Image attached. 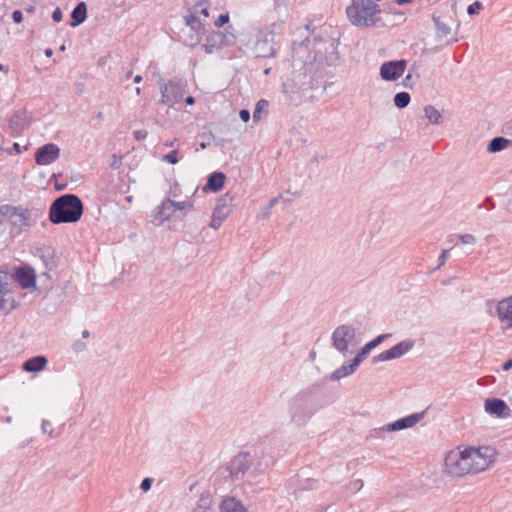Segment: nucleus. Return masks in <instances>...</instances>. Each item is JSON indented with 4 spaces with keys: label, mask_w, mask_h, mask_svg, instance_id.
Listing matches in <instances>:
<instances>
[{
    "label": "nucleus",
    "mask_w": 512,
    "mask_h": 512,
    "mask_svg": "<svg viewBox=\"0 0 512 512\" xmlns=\"http://www.w3.org/2000/svg\"><path fill=\"white\" fill-rule=\"evenodd\" d=\"M494 454L495 451L491 447L453 449L445 456L444 470L452 477L476 474L490 466Z\"/></svg>",
    "instance_id": "nucleus-1"
},
{
    "label": "nucleus",
    "mask_w": 512,
    "mask_h": 512,
    "mask_svg": "<svg viewBox=\"0 0 512 512\" xmlns=\"http://www.w3.org/2000/svg\"><path fill=\"white\" fill-rule=\"evenodd\" d=\"M83 214V203L74 194H64L58 197L50 206L49 220L53 224L75 223Z\"/></svg>",
    "instance_id": "nucleus-2"
},
{
    "label": "nucleus",
    "mask_w": 512,
    "mask_h": 512,
    "mask_svg": "<svg viewBox=\"0 0 512 512\" xmlns=\"http://www.w3.org/2000/svg\"><path fill=\"white\" fill-rule=\"evenodd\" d=\"M314 384L300 390L291 400L289 413L291 421L298 426L305 425L318 409Z\"/></svg>",
    "instance_id": "nucleus-3"
},
{
    "label": "nucleus",
    "mask_w": 512,
    "mask_h": 512,
    "mask_svg": "<svg viewBox=\"0 0 512 512\" xmlns=\"http://www.w3.org/2000/svg\"><path fill=\"white\" fill-rule=\"evenodd\" d=\"M381 10L373 0H353L346 8L348 19L353 25L369 27L380 20Z\"/></svg>",
    "instance_id": "nucleus-4"
},
{
    "label": "nucleus",
    "mask_w": 512,
    "mask_h": 512,
    "mask_svg": "<svg viewBox=\"0 0 512 512\" xmlns=\"http://www.w3.org/2000/svg\"><path fill=\"white\" fill-rule=\"evenodd\" d=\"M355 337L356 329L352 325H340L332 333V346L339 352L345 354L348 352L349 345L353 343Z\"/></svg>",
    "instance_id": "nucleus-5"
},
{
    "label": "nucleus",
    "mask_w": 512,
    "mask_h": 512,
    "mask_svg": "<svg viewBox=\"0 0 512 512\" xmlns=\"http://www.w3.org/2000/svg\"><path fill=\"white\" fill-rule=\"evenodd\" d=\"M423 414V412L414 413L409 416L400 418L393 423H389L382 426L381 428L374 429L373 432L371 433V436L375 438H382V434L384 432H394L411 428L415 426L423 418Z\"/></svg>",
    "instance_id": "nucleus-6"
},
{
    "label": "nucleus",
    "mask_w": 512,
    "mask_h": 512,
    "mask_svg": "<svg viewBox=\"0 0 512 512\" xmlns=\"http://www.w3.org/2000/svg\"><path fill=\"white\" fill-rule=\"evenodd\" d=\"M161 90V102L168 106H173L175 103L180 102L184 96V90L182 86L174 81L165 83L164 81L159 82Z\"/></svg>",
    "instance_id": "nucleus-7"
},
{
    "label": "nucleus",
    "mask_w": 512,
    "mask_h": 512,
    "mask_svg": "<svg viewBox=\"0 0 512 512\" xmlns=\"http://www.w3.org/2000/svg\"><path fill=\"white\" fill-rule=\"evenodd\" d=\"M311 77L303 70L294 71L284 83L285 93H299L310 87Z\"/></svg>",
    "instance_id": "nucleus-8"
},
{
    "label": "nucleus",
    "mask_w": 512,
    "mask_h": 512,
    "mask_svg": "<svg viewBox=\"0 0 512 512\" xmlns=\"http://www.w3.org/2000/svg\"><path fill=\"white\" fill-rule=\"evenodd\" d=\"M407 66L406 60L384 62L380 67V76L385 81H395L400 78Z\"/></svg>",
    "instance_id": "nucleus-9"
},
{
    "label": "nucleus",
    "mask_w": 512,
    "mask_h": 512,
    "mask_svg": "<svg viewBox=\"0 0 512 512\" xmlns=\"http://www.w3.org/2000/svg\"><path fill=\"white\" fill-rule=\"evenodd\" d=\"M252 464V456L248 452L239 453L230 462L227 467L230 475L239 479L245 474Z\"/></svg>",
    "instance_id": "nucleus-10"
},
{
    "label": "nucleus",
    "mask_w": 512,
    "mask_h": 512,
    "mask_svg": "<svg viewBox=\"0 0 512 512\" xmlns=\"http://www.w3.org/2000/svg\"><path fill=\"white\" fill-rule=\"evenodd\" d=\"M413 347V340H403L390 349L381 352L377 357L374 358V361H390L400 358L408 353Z\"/></svg>",
    "instance_id": "nucleus-11"
},
{
    "label": "nucleus",
    "mask_w": 512,
    "mask_h": 512,
    "mask_svg": "<svg viewBox=\"0 0 512 512\" xmlns=\"http://www.w3.org/2000/svg\"><path fill=\"white\" fill-rule=\"evenodd\" d=\"M60 157V148L53 143H48L35 152V162L38 165H49Z\"/></svg>",
    "instance_id": "nucleus-12"
},
{
    "label": "nucleus",
    "mask_w": 512,
    "mask_h": 512,
    "mask_svg": "<svg viewBox=\"0 0 512 512\" xmlns=\"http://www.w3.org/2000/svg\"><path fill=\"white\" fill-rule=\"evenodd\" d=\"M14 277L19 286L23 289L36 288V273L30 266L15 267Z\"/></svg>",
    "instance_id": "nucleus-13"
},
{
    "label": "nucleus",
    "mask_w": 512,
    "mask_h": 512,
    "mask_svg": "<svg viewBox=\"0 0 512 512\" xmlns=\"http://www.w3.org/2000/svg\"><path fill=\"white\" fill-rule=\"evenodd\" d=\"M274 43L275 42L272 40V37H267L261 32L253 48L255 55L263 58L275 57L276 50L274 48Z\"/></svg>",
    "instance_id": "nucleus-14"
},
{
    "label": "nucleus",
    "mask_w": 512,
    "mask_h": 512,
    "mask_svg": "<svg viewBox=\"0 0 512 512\" xmlns=\"http://www.w3.org/2000/svg\"><path fill=\"white\" fill-rule=\"evenodd\" d=\"M485 411L499 418H506L510 415V407L499 398H488L484 404Z\"/></svg>",
    "instance_id": "nucleus-15"
},
{
    "label": "nucleus",
    "mask_w": 512,
    "mask_h": 512,
    "mask_svg": "<svg viewBox=\"0 0 512 512\" xmlns=\"http://www.w3.org/2000/svg\"><path fill=\"white\" fill-rule=\"evenodd\" d=\"M496 311L500 322L512 328V295L499 301Z\"/></svg>",
    "instance_id": "nucleus-16"
},
{
    "label": "nucleus",
    "mask_w": 512,
    "mask_h": 512,
    "mask_svg": "<svg viewBox=\"0 0 512 512\" xmlns=\"http://www.w3.org/2000/svg\"><path fill=\"white\" fill-rule=\"evenodd\" d=\"M360 365V362L358 361V359L354 358L351 363L349 364H344L342 365L341 367H339L338 369H336L331 375H330V380L332 381H338L346 376H349L351 374H353L356 369L358 368V366Z\"/></svg>",
    "instance_id": "nucleus-17"
},
{
    "label": "nucleus",
    "mask_w": 512,
    "mask_h": 512,
    "mask_svg": "<svg viewBox=\"0 0 512 512\" xmlns=\"http://www.w3.org/2000/svg\"><path fill=\"white\" fill-rule=\"evenodd\" d=\"M47 363H48V360L45 356L38 355V356H34V357H31L28 360H26L23 363L22 368L26 372H39L45 368Z\"/></svg>",
    "instance_id": "nucleus-18"
},
{
    "label": "nucleus",
    "mask_w": 512,
    "mask_h": 512,
    "mask_svg": "<svg viewBox=\"0 0 512 512\" xmlns=\"http://www.w3.org/2000/svg\"><path fill=\"white\" fill-rule=\"evenodd\" d=\"M390 336L391 334L389 333L377 336L372 341L366 343L354 358L358 359V361L361 363L372 349L376 348L379 344H381L385 339L389 338Z\"/></svg>",
    "instance_id": "nucleus-19"
},
{
    "label": "nucleus",
    "mask_w": 512,
    "mask_h": 512,
    "mask_svg": "<svg viewBox=\"0 0 512 512\" xmlns=\"http://www.w3.org/2000/svg\"><path fill=\"white\" fill-rule=\"evenodd\" d=\"M186 24L196 33V41L205 34V24L202 18L190 14L184 16Z\"/></svg>",
    "instance_id": "nucleus-20"
},
{
    "label": "nucleus",
    "mask_w": 512,
    "mask_h": 512,
    "mask_svg": "<svg viewBox=\"0 0 512 512\" xmlns=\"http://www.w3.org/2000/svg\"><path fill=\"white\" fill-rule=\"evenodd\" d=\"M87 18V6L84 2H79L71 13V27H77Z\"/></svg>",
    "instance_id": "nucleus-21"
},
{
    "label": "nucleus",
    "mask_w": 512,
    "mask_h": 512,
    "mask_svg": "<svg viewBox=\"0 0 512 512\" xmlns=\"http://www.w3.org/2000/svg\"><path fill=\"white\" fill-rule=\"evenodd\" d=\"M225 180L226 176L223 172H213L208 177V181L204 189L217 192L224 186Z\"/></svg>",
    "instance_id": "nucleus-22"
},
{
    "label": "nucleus",
    "mask_w": 512,
    "mask_h": 512,
    "mask_svg": "<svg viewBox=\"0 0 512 512\" xmlns=\"http://www.w3.org/2000/svg\"><path fill=\"white\" fill-rule=\"evenodd\" d=\"M221 512H246V508L235 497L226 498L220 505Z\"/></svg>",
    "instance_id": "nucleus-23"
},
{
    "label": "nucleus",
    "mask_w": 512,
    "mask_h": 512,
    "mask_svg": "<svg viewBox=\"0 0 512 512\" xmlns=\"http://www.w3.org/2000/svg\"><path fill=\"white\" fill-rule=\"evenodd\" d=\"M512 145V141L507 139V138H504V137H495L493 138L488 146H487V151L489 153H497V152H500L502 151L503 149L509 147Z\"/></svg>",
    "instance_id": "nucleus-24"
},
{
    "label": "nucleus",
    "mask_w": 512,
    "mask_h": 512,
    "mask_svg": "<svg viewBox=\"0 0 512 512\" xmlns=\"http://www.w3.org/2000/svg\"><path fill=\"white\" fill-rule=\"evenodd\" d=\"M29 219H30L29 210L19 206V209H18L15 217L12 219V223L15 226L27 228V227H30Z\"/></svg>",
    "instance_id": "nucleus-25"
},
{
    "label": "nucleus",
    "mask_w": 512,
    "mask_h": 512,
    "mask_svg": "<svg viewBox=\"0 0 512 512\" xmlns=\"http://www.w3.org/2000/svg\"><path fill=\"white\" fill-rule=\"evenodd\" d=\"M174 213V201L167 199L158 207L157 216L161 221L168 220Z\"/></svg>",
    "instance_id": "nucleus-26"
},
{
    "label": "nucleus",
    "mask_w": 512,
    "mask_h": 512,
    "mask_svg": "<svg viewBox=\"0 0 512 512\" xmlns=\"http://www.w3.org/2000/svg\"><path fill=\"white\" fill-rule=\"evenodd\" d=\"M285 31V22L283 20H279L276 22H273L268 27H266L265 30L262 31L264 35L267 37H272V40L274 41L275 36L282 35Z\"/></svg>",
    "instance_id": "nucleus-27"
},
{
    "label": "nucleus",
    "mask_w": 512,
    "mask_h": 512,
    "mask_svg": "<svg viewBox=\"0 0 512 512\" xmlns=\"http://www.w3.org/2000/svg\"><path fill=\"white\" fill-rule=\"evenodd\" d=\"M425 117L429 120L431 124L439 125L442 123L443 117L438 109H436L432 105H427L424 107Z\"/></svg>",
    "instance_id": "nucleus-28"
},
{
    "label": "nucleus",
    "mask_w": 512,
    "mask_h": 512,
    "mask_svg": "<svg viewBox=\"0 0 512 512\" xmlns=\"http://www.w3.org/2000/svg\"><path fill=\"white\" fill-rule=\"evenodd\" d=\"M231 212L230 207L226 204V200L224 198H220L217 202V205L213 211V216L225 220L229 213Z\"/></svg>",
    "instance_id": "nucleus-29"
},
{
    "label": "nucleus",
    "mask_w": 512,
    "mask_h": 512,
    "mask_svg": "<svg viewBox=\"0 0 512 512\" xmlns=\"http://www.w3.org/2000/svg\"><path fill=\"white\" fill-rule=\"evenodd\" d=\"M222 40V35L220 33H213L208 37V43L203 45V49L207 54H211L214 52L216 48L219 47L218 43Z\"/></svg>",
    "instance_id": "nucleus-30"
},
{
    "label": "nucleus",
    "mask_w": 512,
    "mask_h": 512,
    "mask_svg": "<svg viewBox=\"0 0 512 512\" xmlns=\"http://www.w3.org/2000/svg\"><path fill=\"white\" fill-rule=\"evenodd\" d=\"M410 100L411 97L408 92H398L394 96V105L399 109H403L409 105Z\"/></svg>",
    "instance_id": "nucleus-31"
},
{
    "label": "nucleus",
    "mask_w": 512,
    "mask_h": 512,
    "mask_svg": "<svg viewBox=\"0 0 512 512\" xmlns=\"http://www.w3.org/2000/svg\"><path fill=\"white\" fill-rule=\"evenodd\" d=\"M433 21L435 23L436 35L438 38H443L450 34L451 29L446 23L441 22L436 16H433Z\"/></svg>",
    "instance_id": "nucleus-32"
},
{
    "label": "nucleus",
    "mask_w": 512,
    "mask_h": 512,
    "mask_svg": "<svg viewBox=\"0 0 512 512\" xmlns=\"http://www.w3.org/2000/svg\"><path fill=\"white\" fill-rule=\"evenodd\" d=\"M208 9H209V5L206 2L203 5H200V6L198 5L197 8L191 10L190 12H187V14H190V15H193L196 17H200L203 20H206L209 16Z\"/></svg>",
    "instance_id": "nucleus-33"
},
{
    "label": "nucleus",
    "mask_w": 512,
    "mask_h": 512,
    "mask_svg": "<svg viewBox=\"0 0 512 512\" xmlns=\"http://www.w3.org/2000/svg\"><path fill=\"white\" fill-rule=\"evenodd\" d=\"M267 107H268V101L261 99L257 102L256 107L253 111V120L255 122H257L261 119V113Z\"/></svg>",
    "instance_id": "nucleus-34"
},
{
    "label": "nucleus",
    "mask_w": 512,
    "mask_h": 512,
    "mask_svg": "<svg viewBox=\"0 0 512 512\" xmlns=\"http://www.w3.org/2000/svg\"><path fill=\"white\" fill-rule=\"evenodd\" d=\"M9 127L13 131H17V132L23 130L24 123H23L22 118L19 115H14L9 121Z\"/></svg>",
    "instance_id": "nucleus-35"
},
{
    "label": "nucleus",
    "mask_w": 512,
    "mask_h": 512,
    "mask_svg": "<svg viewBox=\"0 0 512 512\" xmlns=\"http://www.w3.org/2000/svg\"><path fill=\"white\" fill-rule=\"evenodd\" d=\"M19 209L18 207L11 206V205H1L0 206V213L3 216L9 217L10 219H13Z\"/></svg>",
    "instance_id": "nucleus-36"
},
{
    "label": "nucleus",
    "mask_w": 512,
    "mask_h": 512,
    "mask_svg": "<svg viewBox=\"0 0 512 512\" xmlns=\"http://www.w3.org/2000/svg\"><path fill=\"white\" fill-rule=\"evenodd\" d=\"M483 9V4L480 1H475L467 7V13L469 15L478 14Z\"/></svg>",
    "instance_id": "nucleus-37"
},
{
    "label": "nucleus",
    "mask_w": 512,
    "mask_h": 512,
    "mask_svg": "<svg viewBox=\"0 0 512 512\" xmlns=\"http://www.w3.org/2000/svg\"><path fill=\"white\" fill-rule=\"evenodd\" d=\"M163 160L170 163V164H176L178 163L179 159H178V151L177 150H173L171 152H169L168 154H166L164 157H163Z\"/></svg>",
    "instance_id": "nucleus-38"
},
{
    "label": "nucleus",
    "mask_w": 512,
    "mask_h": 512,
    "mask_svg": "<svg viewBox=\"0 0 512 512\" xmlns=\"http://www.w3.org/2000/svg\"><path fill=\"white\" fill-rule=\"evenodd\" d=\"M8 301L11 302V305H10L9 309L7 310V312H9L13 308H15V300L13 298L6 299L3 295V292L0 290V310L4 308L5 303H7Z\"/></svg>",
    "instance_id": "nucleus-39"
},
{
    "label": "nucleus",
    "mask_w": 512,
    "mask_h": 512,
    "mask_svg": "<svg viewBox=\"0 0 512 512\" xmlns=\"http://www.w3.org/2000/svg\"><path fill=\"white\" fill-rule=\"evenodd\" d=\"M459 239L460 241L463 243V244H470V245H474L476 243V238L474 235L472 234H463V235H460L459 236Z\"/></svg>",
    "instance_id": "nucleus-40"
},
{
    "label": "nucleus",
    "mask_w": 512,
    "mask_h": 512,
    "mask_svg": "<svg viewBox=\"0 0 512 512\" xmlns=\"http://www.w3.org/2000/svg\"><path fill=\"white\" fill-rule=\"evenodd\" d=\"M41 429L44 434H48L49 436H52L53 429H52V424L49 420L42 421Z\"/></svg>",
    "instance_id": "nucleus-41"
},
{
    "label": "nucleus",
    "mask_w": 512,
    "mask_h": 512,
    "mask_svg": "<svg viewBox=\"0 0 512 512\" xmlns=\"http://www.w3.org/2000/svg\"><path fill=\"white\" fill-rule=\"evenodd\" d=\"M207 1L206 0H186V5L188 6V12L198 7V5H203Z\"/></svg>",
    "instance_id": "nucleus-42"
},
{
    "label": "nucleus",
    "mask_w": 512,
    "mask_h": 512,
    "mask_svg": "<svg viewBox=\"0 0 512 512\" xmlns=\"http://www.w3.org/2000/svg\"><path fill=\"white\" fill-rule=\"evenodd\" d=\"M121 165H122V157L113 154L111 157L110 167L112 169L116 170V169H119L121 167Z\"/></svg>",
    "instance_id": "nucleus-43"
},
{
    "label": "nucleus",
    "mask_w": 512,
    "mask_h": 512,
    "mask_svg": "<svg viewBox=\"0 0 512 512\" xmlns=\"http://www.w3.org/2000/svg\"><path fill=\"white\" fill-rule=\"evenodd\" d=\"M229 21V14H221L219 15L218 19L215 21L216 27H222L224 24H226Z\"/></svg>",
    "instance_id": "nucleus-44"
},
{
    "label": "nucleus",
    "mask_w": 512,
    "mask_h": 512,
    "mask_svg": "<svg viewBox=\"0 0 512 512\" xmlns=\"http://www.w3.org/2000/svg\"><path fill=\"white\" fill-rule=\"evenodd\" d=\"M186 208H192V204L187 201H181V202L174 201V211L175 210H184Z\"/></svg>",
    "instance_id": "nucleus-45"
},
{
    "label": "nucleus",
    "mask_w": 512,
    "mask_h": 512,
    "mask_svg": "<svg viewBox=\"0 0 512 512\" xmlns=\"http://www.w3.org/2000/svg\"><path fill=\"white\" fill-rule=\"evenodd\" d=\"M152 486V479L150 478H144L140 484V489L144 492H147L151 489Z\"/></svg>",
    "instance_id": "nucleus-46"
},
{
    "label": "nucleus",
    "mask_w": 512,
    "mask_h": 512,
    "mask_svg": "<svg viewBox=\"0 0 512 512\" xmlns=\"http://www.w3.org/2000/svg\"><path fill=\"white\" fill-rule=\"evenodd\" d=\"M363 487V481L361 479H356L350 483V489L357 492L360 491Z\"/></svg>",
    "instance_id": "nucleus-47"
},
{
    "label": "nucleus",
    "mask_w": 512,
    "mask_h": 512,
    "mask_svg": "<svg viewBox=\"0 0 512 512\" xmlns=\"http://www.w3.org/2000/svg\"><path fill=\"white\" fill-rule=\"evenodd\" d=\"M449 255L450 254H449L448 250H443L441 252V254L439 255V258H438V262H439L438 267H441V266H443L445 264V262L448 259Z\"/></svg>",
    "instance_id": "nucleus-48"
},
{
    "label": "nucleus",
    "mask_w": 512,
    "mask_h": 512,
    "mask_svg": "<svg viewBox=\"0 0 512 512\" xmlns=\"http://www.w3.org/2000/svg\"><path fill=\"white\" fill-rule=\"evenodd\" d=\"M12 19L15 23H21L23 21V14L20 10L12 12Z\"/></svg>",
    "instance_id": "nucleus-49"
},
{
    "label": "nucleus",
    "mask_w": 512,
    "mask_h": 512,
    "mask_svg": "<svg viewBox=\"0 0 512 512\" xmlns=\"http://www.w3.org/2000/svg\"><path fill=\"white\" fill-rule=\"evenodd\" d=\"M147 135H148V132L144 129L137 130L134 132V137L138 141L145 139L147 137Z\"/></svg>",
    "instance_id": "nucleus-50"
},
{
    "label": "nucleus",
    "mask_w": 512,
    "mask_h": 512,
    "mask_svg": "<svg viewBox=\"0 0 512 512\" xmlns=\"http://www.w3.org/2000/svg\"><path fill=\"white\" fill-rule=\"evenodd\" d=\"M223 221L224 220L219 219V218H217V217L212 215V220L210 222V227H212L213 229L217 230L221 226Z\"/></svg>",
    "instance_id": "nucleus-51"
},
{
    "label": "nucleus",
    "mask_w": 512,
    "mask_h": 512,
    "mask_svg": "<svg viewBox=\"0 0 512 512\" xmlns=\"http://www.w3.org/2000/svg\"><path fill=\"white\" fill-rule=\"evenodd\" d=\"M62 17H63V14H62V11L59 7H57L53 13H52V19L55 21V22H60L62 20Z\"/></svg>",
    "instance_id": "nucleus-52"
},
{
    "label": "nucleus",
    "mask_w": 512,
    "mask_h": 512,
    "mask_svg": "<svg viewBox=\"0 0 512 512\" xmlns=\"http://www.w3.org/2000/svg\"><path fill=\"white\" fill-rule=\"evenodd\" d=\"M239 116L243 122H248L250 119V112L246 109H242L239 112Z\"/></svg>",
    "instance_id": "nucleus-53"
},
{
    "label": "nucleus",
    "mask_w": 512,
    "mask_h": 512,
    "mask_svg": "<svg viewBox=\"0 0 512 512\" xmlns=\"http://www.w3.org/2000/svg\"><path fill=\"white\" fill-rule=\"evenodd\" d=\"M411 78H412L411 73H408V74L406 75V77L404 78V80H403V85H404L405 87H408V88H411V87H412V84L410 83Z\"/></svg>",
    "instance_id": "nucleus-54"
},
{
    "label": "nucleus",
    "mask_w": 512,
    "mask_h": 512,
    "mask_svg": "<svg viewBox=\"0 0 512 512\" xmlns=\"http://www.w3.org/2000/svg\"><path fill=\"white\" fill-rule=\"evenodd\" d=\"M279 199H280V197H274V198L270 199V201L266 207L269 209H272L279 202Z\"/></svg>",
    "instance_id": "nucleus-55"
},
{
    "label": "nucleus",
    "mask_w": 512,
    "mask_h": 512,
    "mask_svg": "<svg viewBox=\"0 0 512 512\" xmlns=\"http://www.w3.org/2000/svg\"><path fill=\"white\" fill-rule=\"evenodd\" d=\"M271 214V209L267 208V207H264L261 214H260V217H262L263 219L265 218H268Z\"/></svg>",
    "instance_id": "nucleus-56"
},
{
    "label": "nucleus",
    "mask_w": 512,
    "mask_h": 512,
    "mask_svg": "<svg viewBox=\"0 0 512 512\" xmlns=\"http://www.w3.org/2000/svg\"><path fill=\"white\" fill-rule=\"evenodd\" d=\"M503 370L504 371H508L512 368V359H509L507 360L504 364H503Z\"/></svg>",
    "instance_id": "nucleus-57"
},
{
    "label": "nucleus",
    "mask_w": 512,
    "mask_h": 512,
    "mask_svg": "<svg viewBox=\"0 0 512 512\" xmlns=\"http://www.w3.org/2000/svg\"><path fill=\"white\" fill-rule=\"evenodd\" d=\"M505 132L507 134L512 135V120L509 121L508 123H506V125H505Z\"/></svg>",
    "instance_id": "nucleus-58"
},
{
    "label": "nucleus",
    "mask_w": 512,
    "mask_h": 512,
    "mask_svg": "<svg viewBox=\"0 0 512 512\" xmlns=\"http://www.w3.org/2000/svg\"><path fill=\"white\" fill-rule=\"evenodd\" d=\"M185 102L187 105H193L195 103V99L193 96H188L186 99H185Z\"/></svg>",
    "instance_id": "nucleus-59"
},
{
    "label": "nucleus",
    "mask_w": 512,
    "mask_h": 512,
    "mask_svg": "<svg viewBox=\"0 0 512 512\" xmlns=\"http://www.w3.org/2000/svg\"><path fill=\"white\" fill-rule=\"evenodd\" d=\"M413 0H395V3L397 5H405V4H408V3H411Z\"/></svg>",
    "instance_id": "nucleus-60"
},
{
    "label": "nucleus",
    "mask_w": 512,
    "mask_h": 512,
    "mask_svg": "<svg viewBox=\"0 0 512 512\" xmlns=\"http://www.w3.org/2000/svg\"><path fill=\"white\" fill-rule=\"evenodd\" d=\"M45 56L51 57L53 55V50L51 48H47L44 51Z\"/></svg>",
    "instance_id": "nucleus-61"
},
{
    "label": "nucleus",
    "mask_w": 512,
    "mask_h": 512,
    "mask_svg": "<svg viewBox=\"0 0 512 512\" xmlns=\"http://www.w3.org/2000/svg\"><path fill=\"white\" fill-rule=\"evenodd\" d=\"M13 149L15 150V152H16L17 154H19V153L21 152V150H20V146H19V144H18V143H14V144H13Z\"/></svg>",
    "instance_id": "nucleus-62"
},
{
    "label": "nucleus",
    "mask_w": 512,
    "mask_h": 512,
    "mask_svg": "<svg viewBox=\"0 0 512 512\" xmlns=\"http://www.w3.org/2000/svg\"><path fill=\"white\" fill-rule=\"evenodd\" d=\"M0 71L8 73L9 68L3 64L0 63Z\"/></svg>",
    "instance_id": "nucleus-63"
},
{
    "label": "nucleus",
    "mask_w": 512,
    "mask_h": 512,
    "mask_svg": "<svg viewBox=\"0 0 512 512\" xmlns=\"http://www.w3.org/2000/svg\"><path fill=\"white\" fill-rule=\"evenodd\" d=\"M141 81H142V76H141V75H136V76L134 77V82H135V83H140Z\"/></svg>",
    "instance_id": "nucleus-64"
}]
</instances>
